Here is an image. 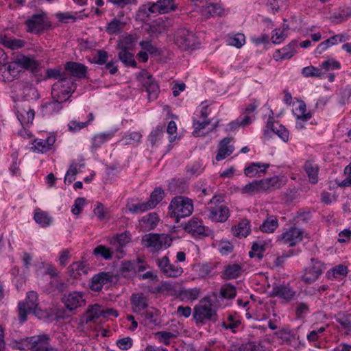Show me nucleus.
<instances>
[{
    "mask_svg": "<svg viewBox=\"0 0 351 351\" xmlns=\"http://www.w3.org/2000/svg\"><path fill=\"white\" fill-rule=\"evenodd\" d=\"M217 300V294L213 293V296L208 295L202 298L199 303L193 308V319L196 323L204 324L206 321L215 323L218 315L215 309L212 308L215 300Z\"/></svg>",
    "mask_w": 351,
    "mask_h": 351,
    "instance_id": "nucleus-1",
    "label": "nucleus"
},
{
    "mask_svg": "<svg viewBox=\"0 0 351 351\" xmlns=\"http://www.w3.org/2000/svg\"><path fill=\"white\" fill-rule=\"evenodd\" d=\"M193 211L192 199L184 196L173 197L169 206V213L171 217L176 218V222H178L180 218L189 217Z\"/></svg>",
    "mask_w": 351,
    "mask_h": 351,
    "instance_id": "nucleus-2",
    "label": "nucleus"
},
{
    "mask_svg": "<svg viewBox=\"0 0 351 351\" xmlns=\"http://www.w3.org/2000/svg\"><path fill=\"white\" fill-rule=\"evenodd\" d=\"M75 88L76 84L71 77L60 78L52 86V99H58L64 103L69 99Z\"/></svg>",
    "mask_w": 351,
    "mask_h": 351,
    "instance_id": "nucleus-3",
    "label": "nucleus"
},
{
    "mask_svg": "<svg viewBox=\"0 0 351 351\" xmlns=\"http://www.w3.org/2000/svg\"><path fill=\"white\" fill-rule=\"evenodd\" d=\"M172 243V239L168 234L148 233L142 237L141 243L147 248H150L153 252L168 248Z\"/></svg>",
    "mask_w": 351,
    "mask_h": 351,
    "instance_id": "nucleus-4",
    "label": "nucleus"
},
{
    "mask_svg": "<svg viewBox=\"0 0 351 351\" xmlns=\"http://www.w3.org/2000/svg\"><path fill=\"white\" fill-rule=\"evenodd\" d=\"M49 341L50 338L48 335L32 336L23 339L21 346L18 348L21 350L52 351Z\"/></svg>",
    "mask_w": 351,
    "mask_h": 351,
    "instance_id": "nucleus-5",
    "label": "nucleus"
},
{
    "mask_svg": "<svg viewBox=\"0 0 351 351\" xmlns=\"http://www.w3.org/2000/svg\"><path fill=\"white\" fill-rule=\"evenodd\" d=\"M27 32L34 34H40L51 27L50 22L47 21L46 14L40 11L29 16L25 22Z\"/></svg>",
    "mask_w": 351,
    "mask_h": 351,
    "instance_id": "nucleus-6",
    "label": "nucleus"
},
{
    "mask_svg": "<svg viewBox=\"0 0 351 351\" xmlns=\"http://www.w3.org/2000/svg\"><path fill=\"white\" fill-rule=\"evenodd\" d=\"M175 44L182 50L193 49L197 43L195 34L186 28L178 29L174 35Z\"/></svg>",
    "mask_w": 351,
    "mask_h": 351,
    "instance_id": "nucleus-7",
    "label": "nucleus"
},
{
    "mask_svg": "<svg viewBox=\"0 0 351 351\" xmlns=\"http://www.w3.org/2000/svg\"><path fill=\"white\" fill-rule=\"evenodd\" d=\"M184 231L196 239L209 237L212 231L204 225L202 219L193 217L183 227Z\"/></svg>",
    "mask_w": 351,
    "mask_h": 351,
    "instance_id": "nucleus-8",
    "label": "nucleus"
},
{
    "mask_svg": "<svg viewBox=\"0 0 351 351\" xmlns=\"http://www.w3.org/2000/svg\"><path fill=\"white\" fill-rule=\"evenodd\" d=\"M156 263L160 272L167 278H178L183 274V269L180 266L172 264L167 256L158 258Z\"/></svg>",
    "mask_w": 351,
    "mask_h": 351,
    "instance_id": "nucleus-9",
    "label": "nucleus"
},
{
    "mask_svg": "<svg viewBox=\"0 0 351 351\" xmlns=\"http://www.w3.org/2000/svg\"><path fill=\"white\" fill-rule=\"evenodd\" d=\"M311 265L304 269L302 276V280L307 284L316 281L325 269L324 264L317 259L311 258Z\"/></svg>",
    "mask_w": 351,
    "mask_h": 351,
    "instance_id": "nucleus-10",
    "label": "nucleus"
},
{
    "mask_svg": "<svg viewBox=\"0 0 351 351\" xmlns=\"http://www.w3.org/2000/svg\"><path fill=\"white\" fill-rule=\"evenodd\" d=\"M131 240V234L128 231L117 234L110 239V244L117 252V258H121L125 255L123 248L130 243Z\"/></svg>",
    "mask_w": 351,
    "mask_h": 351,
    "instance_id": "nucleus-11",
    "label": "nucleus"
},
{
    "mask_svg": "<svg viewBox=\"0 0 351 351\" xmlns=\"http://www.w3.org/2000/svg\"><path fill=\"white\" fill-rule=\"evenodd\" d=\"M266 130H264L263 136L267 140L273 137L274 135L278 136L284 142L289 141V132L287 129L278 123H275L270 119L268 120Z\"/></svg>",
    "mask_w": 351,
    "mask_h": 351,
    "instance_id": "nucleus-12",
    "label": "nucleus"
},
{
    "mask_svg": "<svg viewBox=\"0 0 351 351\" xmlns=\"http://www.w3.org/2000/svg\"><path fill=\"white\" fill-rule=\"evenodd\" d=\"M62 302L64 304L66 308L71 312H73L77 308L82 307L86 304V300L84 298L83 293L79 291H73L67 295H64L62 298Z\"/></svg>",
    "mask_w": 351,
    "mask_h": 351,
    "instance_id": "nucleus-13",
    "label": "nucleus"
},
{
    "mask_svg": "<svg viewBox=\"0 0 351 351\" xmlns=\"http://www.w3.org/2000/svg\"><path fill=\"white\" fill-rule=\"evenodd\" d=\"M209 219L215 222H225L230 216L228 208L225 205L209 206L205 208Z\"/></svg>",
    "mask_w": 351,
    "mask_h": 351,
    "instance_id": "nucleus-14",
    "label": "nucleus"
},
{
    "mask_svg": "<svg viewBox=\"0 0 351 351\" xmlns=\"http://www.w3.org/2000/svg\"><path fill=\"white\" fill-rule=\"evenodd\" d=\"M303 234L304 230L302 229L292 226L280 236L278 241L292 247L302 240Z\"/></svg>",
    "mask_w": 351,
    "mask_h": 351,
    "instance_id": "nucleus-15",
    "label": "nucleus"
},
{
    "mask_svg": "<svg viewBox=\"0 0 351 351\" xmlns=\"http://www.w3.org/2000/svg\"><path fill=\"white\" fill-rule=\"evenodd\" d=\"M296 292L289 285H274L271 291V297H278L284 302H290L295 296Z\"/></svg>",
    "mask_w": 351,
    "mask_h": 351,
    "instance_id": "nucleus-16",
    "label": "nucleus"
},
{
    "mask_svg": "<svg viewBox=\"0 0 351 351\" xmlns=\"http://www.w3.org/2000/svg\"><path fill=\"white\" fill-rule=\"evenodd\" d=\"M141 75L143 77V86L148 93L149 100H155L158 96L160 88L153 76L147 72H143Z\"/></svg>",
    "mask_w": 351,
    "mask_h": 351,
    "instance_id": "nucleus-17",
    "label": "nucleus"
},
{
    "mask_svg": "<svg viewBox=\"0 0 351 351\" xmlns=\"http://www.w3.org/2000/svg\"><path fill=\"white\" fill-rule=\"evenodd\" d=\"M112 276L108 272H100L93 276L90 289L93 291H99L103 286L112 282Z\"/></svg>",
    "mask_w": 351,
    "mask_h": 351,
    "instance_id": "nucleus-18",
    "label": "nucleus"
},
{
    "mask_svg": "<svg viewBox=\"0 0 351 351\" xmlns=\"http://www.w3.org/2000/svg\"><path fill=\"white\" fill-rule=\"evenodd\" d=\"M297 47V41L293 40L283 48L276 50L274 53V58L276 61L290 59L295 55Z\"/></svg>",
    "mask_w": 351,
    "mask_h": 351,
    "instance_id": "nucleus-19",
    "label": "nucleus"
},
{
    "mask_svg": "<svg viewBox=\"0 0 351 351\" xmlns=\"http://www.w3.org/2000/svg\"><path fill=\"white\" fill-rule=\"evenodd\" d=\"M158 13L155 2H148L141 5L136 14V19L141 21H145L150 16L151 14Z\"/></svg>",
    "mask_w": 351,
    "mask_h": 351,
    "instance_id": "nucleus-20",
    "label": "nucleus"
},
{
    "mask_svg": "<svg viewBox=\"0 0 351 351\" xmlns=\"http://www.w3.org/2000/svg\"><path fill=\"white\" fill-rule=\"evenodd\" d=\"M130 301L134 313H140L148 306V298L143 293H132Z\"/></svg>",
    "mask_w": 351,
    "mask_h": 351,
    "instance_id": "nucleus-21",
    "label": "nucleus"
},
{
    "mask_svg": "<svg viewBox=\"0 0 351 351\" xmlns=\"http://www.w3.org/2000/svg\"><path fill=\"white\" fill-rule=\"evenodd\" d=\"M65 69L72 76L78 78H85L87 74V66L83 64L76 62H68L65 64Z\"/></svg>",
    "mask_w": 351,
    "mask_h": 351,
    "instance_id": "nucleus-22",
    "label": "nucleus"
},
{
    "mask_svg": "<svg viewBox=\"0 0 351 351\" xmlns=\"http://www.w3.org/2000/svg\"><path fill=\"white\" fill-rule=\"evenodd\" d=\"M231 142L230 138H223L219 143L218 146V152L216 155L217 161H221L225 159L226 157L232 154L233 152L234 148L232 146L230 145V143Z\"/></svg>",
    "mask_w": 351,
    "mask_h": 351,
    "instance_id": "nucleus-23",
    "label": "nucleus"
},
{
    "mask_svg": "<svg viewBox=\"0 0 351 351\" xmlns=\"http://www.w3.org/2000/svg\"><path fill=\"white\" fill-rule=\"evenodd\" d=\"M269 167V164L261 162H252L244 169V174L250 178L265 173Z\"/></svg>",
    "mask_w": 351,
    "mask_h": 351,
    "instance_id": "nucleus-24",
    "label": "nucleus"
},
{
    "mask_svg": "<svg viewBox=\"0 0 351 351\" xmlns=\"http://www.w3.org/2000/svg\"><path fill=\"white\" fill-rule=\"evenodd\" d=\"M34 110L29 106L19 107L16 112V115L22 125L32 123L34 119Z\"/></svg>",
    "mask_w": 351,
    "mask_h": 351,
    "instance_id": "nucleus-25",
    "label": "nucleus"
},
{
    "mask_svg": "<svg viewBox=\"0 0 351 351\" xmlns=\"http://www.w3.org/2000/svg\"><path fill=\"white\" fill-rule=\"evenodd\" d=\"M0 44L11 50H16L24 47L26 42L22 39L1 35Z\"/></svg>",
    "mask_w": 351,
    "mask_h": 351,
    "instance_id": "nucleus-26",
    "label": "nucleus"
},
{
    "mask_svg": "<svg viewBox=\"0 0 351 351\" xmlns=\"http://www.w3.org/2000/svg\"><path fill=\"white\" fill-rule=\"evenodd\" d=\"M62 102L58 99H52L42 105L41 112L43 115L49 116L59 112L62 109Z\"/></svg>",
    "mask_w": 351,
    "mask_h": 351,
    "instance_id": "nucleus-27",
    "label": "nucleus"
},
{
    "mask_svg": "<svg viewBox=\"0 0 351 351\" xmlns=\"http://www.w3.org/2000/svg\"><path fill=\"white\" fill-rule=\"evenodd\" d=\"M56 138L53 136H49L45 139L36 138L34 141L33 145L35 149L41 153H45L51 149L54 144Z\"/></svg>",
    "mask_w": 351,
    "mask_h": 351,
    "instance_id": "nucleus-28",
    "label": "nucleus"
},
{
    "mask_svg": "<svg viewBox=\"0 0 351 351\" xmlns=\"http://www.w3.org/2000/svg\"><path fill=\"white\" fill-rule=\"evenodd\" d=\"M71 277L77 279L82 275H86L88 273L89 267L81 262L73 263L68 267Z\"/></svg>",
    "mask_w": 351,
    "mask_h": 351,
    "instance_id": "nucleus-29",
    "label": "nucleus"
},
{
    "mask_svg": "<svg viewBox=\"0 0 351 351\" xmlns=\"http://www.w3.org/2000/svg\"><path fill=\"white\" fill-rule=\"evenodd\" d=\"M159 221L158 216L156 213H150L147 215L142 217L140 221L141 226L145 231L154 230Z\"/></svg>",
    "mask_w": 351,
    "mask_h": 351,
    "instance_id": "nucleus-30",
    "label": "nucleus"
},
{
    "mask_svg": "<svg viewBox=\"0 0 351 351\" xmlns=\"http://www.w3.org/2000/svg\"><path fill=\"white\" fill-rule=\"evenodd\" d=\"M114 135V132L110 131L95 134L91 139L92 149L99 148L101 145L111 139Z\"/></svg>",
    "mask_w": 351,
    "mask_h": 351,
    "instance_id": "nucleus-31",
    "label": "nucleus"
},
{
    "mask_svg": "<svg viewBox=\"0 0 351 351\" xmlns=\"http://www.w3.org/2000/svg\"><path fill=\"white\" fill-rule=\"evenodd\" d=\"M304 169L308 177L309 182L312 184H316L318 182L319 167L311 160H308L304 163Z\"/></svg>",
    "mask_w": 351,
    "mask_h": 351,
    "instance_id": "nucleus-32",
    "label": "nucleus"
},
{
    "mask_svg": "<svg viewBox=\"0 0 351 351\" xmlns=\"http://www.w3.org/2000/svg\"><path fill=\"white\" fill-rule=\"evenodd\" d=\"M138 39V36L136 34L127 35L118 41L117 49H124L132 51Z\"/></svg>",
    "mask_w": 351,
    "mask_h": 351,
    "instance_id": "nucleus-33",
    "label": "nucleus"
},
{
    "mask_svg": "<svg viewBox=\"0 0 351 351\" xmlns=\"http://www.w3.org/2000/svg\"><path fill=\"white\" fill-rule=\"evenodd\" d=\"M118 52V58L119 60L125 66H132L136 67V62L134 60V53L132 51L124 49H117Z\"/></svg>",
    "mask_w": 351,
    "mask_h": 351,
    "instance_id": "nucleus-34",
    "label": "nucleus"
},
{
    "mask_svg": "<svg viewBox=\"0 0 351 351\" xmlns=\"http://www.w3.org/2000/svg\"><path fill=\"white\" fill-rule=\"evenodd\" d=\"M16 58L21 68L26 70H31L34 71L37 69L39 65V63L32 57L20 55Z\"/></svg>",
    "mask_w": 351,
    "mask_h": 351,
    "instance_id": "nucleus-35",
    "label": "nucleus"
},
{
    "mask_svg": "<svg viewBox=\"0 0 351 351\" xmlns=\"http://www.w3.org/2000/svg\"><path fill=\"white\" fill-rule=\"evenodd\" d=\"M103 309L101 308V306L95 304L88 307L86 313V317L84 322L86 324H88L91 322H95L96 319L102 317Z\"/></svg>",
    "mask_w": 351,
    "mask_h": 351,
    "instance_id": "nucleus-36",
    "label": "nucleus"
},
{
    "mask_svg": "<svg viewBox=\"0 0 351 351\" xmlns=\"http://www.w3.org/2000/svg\"><path fill=\"white\" fill-rule=\"evenodd\" d=\"M241 325V319L236 314H229L227 317V322H222L221 327L226 330H230L233 333H236Z\"/></svg>",
    "mask_w": 351,
    "mask_h": 351,
    "instance_id": "nucleus-37",
    "label": "nucleus"
},
{
    "mask_svg": "<svg viewBox=\"0 0 351 351\" xmlns=\"http://www.w3.org/2000/svg\"><path fill=\"white\" fill-rule=\"evenodd\" d=\"M232 230L234 236L246 237L251 231L249 220L246 219L241 220L238 225L233 227Z\"/></svg>",
    "mask_w": 351,
    "mask_h": 351,
    "instance_id": "nucleus-38",
    "label": "nucleus"
},
{
    "mask_svg": "<svg viewBox=\"0 0 351 351\" xmlns=\"http://www.w3.org/2000/svg\"><path fill=\"white\" fill-rule=\"evenodd\" d=\"M125 25V22L115 17L108 23L106 31L109 34H118L122 32Z\"/></svg>",
    "mask_w": 351,
    "mask_h": 351,
    "instance_id": "nucleus-39",
    "label": "nucleus"
},
{
    "mask_svg": "<svg viewBox=\"0 0 351 351\" xmlns=\"http://www.w3.org/2000/svg\"><path fill=\"white\" fill-rule=\"evenodd\" d=\"M278 227V221L276 217L270 216L260 226V230L263 232L271 233L274 232Z\"/></svg>",
    "mask_w": 351,
    "mask_h": 351,
    "instance_id": "nucleus-40",
    "label": "nucleus"
},
{
    "mask_svg": "<svg viewBox=\"0 0 351 351\" xmlns=\"http://www.w3.org/2000/svg\"><path fill=\"white\" fill-rule=\"evenodd\" d=\"M241 266L239 264L229 265L225 267L223 278L227 280L238 278L241 273Z\"/></svg>",
    "mask_w": 351,
    "mask_h": 351,
    "instance_id": "nucleus-41",
    "label": "nucleus"
},
{
    "mask_svg": "<svg viewBox=\"0 0 351 351\" xmlns=\"http://www.w3.org/2000/svg\"><path fill=\"white\" fill-rule=\"evenodd\" d=\"M348 274V267L343 265H339L335 267H333L330 270L328 271L326 276L328 279L332 280V278H339L346 276Z\"/></svg>",
    "mask_w": 351,
    "mask_h": 351,
    "instance_id": "nucleus-42",
    "label": "nucleus"
},
{
    "mask_svg": "<svg viewBox=\"0 0 351 351\" xmlns=\"http://www.w3.org/2000/svg\"><path fill=\"white\" fill-rule=\"evenodd\" d=\"M165 191L161 187H156L152 192L147 201L152 208H154L165 197Z\"/></svg>",
    "mask_w": 351,
    "mask_h": 351,
    "instance_id": "nucleus-43",
    "label": "nucleus"
},
{
    "mask_svg": "<svg viewBox=\"0 0 351 351\" xmlns=\"http://www.w3.org/2000/svg\"><path fill=\"white\" fill-rule=\"evenodd\" d=\"M156 3L159 14H165L176 10L173 0H158Z\"/></svg>",
    "mask_w": 351,
    "mask_h": 351,
    "instance_id": "nucleus-44",
    "label": "nucleus"
},
{
    "mask_svg": "<svg viewBox=\"0 0 351 351\" xmlns=\"http://www.w3.org/2000/svg\"><path fill=\"white\" fill-rule=\"evenodd\" d=\"M306 107L305 103L302 101H300L298 104V107L295 108L294 110V114L296 116L298 120L304 122L309 120L311 118L312 114L311 112L306 113Z\"/></svg>",
    "mask_w": 351,
    "mask_h": 351,
    "instance_id": "nucleus-45",
    "label": "nucleus"
},
{
    "mask_svg": "<svg viewBox=\"0 0 351 351\" xmlns=\"http://www.w3.org/2000/svg\"><path fill=\"white\" fill-rule=\"evenodd\" d=\"M114 250L112 247L110 248L106 245H99L93 250V254L96 256H99L105 260H110L112 258Z\"/></svg>",
    "mask_w": 351,
    "mask_h": 351,
    "instance_id": "nucleus-46",
    "label": "nucleus"
},
{
    "mask_svg": "<svg viewBox=\"0 0 351 351\" xmlns=\"http://www.w3.org/2000/svg\"><path fill=\"white\" fill-rule=\"evenodd\" d=\"M127 207L128 210L132 214H141L149 210L153 209L148 202L128 204Z\"/></svg>",
    "mask_w": 351,
    "mask_h": 351,
    "instance_id": "nucleus-47",
    "label": "nucleus"
},
{
    "mask_svg": "<svg viewBox=\"0 0 351 351\" xmlns=\"http://www.w3.org/2000/svg\"><path fill=\"white\" fill-rule=\"evenodd\" d=\"M20 68L21 66L17 62L16 58L14 61L8 64V66L5 68L4 71V73H7L10 75V78L8 77H7L8 81H12L15 77H16L19 75L21 71Z\"/></svg>",
    "mask_w": 351,
    "mask_h": 351,
    "instance_id": "nucleus-48",
    "label": "nucleus"
},
{
    "mask_svg": "<svg viewBox=\"0 0 351 351\" xmlns=\"http://www.w3.org/2000/svg\"><path fill=\"white\" fill-rule=\"evenodd\" d=\"M142 135L138 132H128L122 136L121 141L125 145H132L138 143L141 141Z\"/></svg>",
    "mask_w": 351,
    "mask_h": 351,
    "instance_id": "nucleus-49",
    "label": "nucleus"
},
{
    "mask_svg": "<svg viewBox=\"0 0 351 351\" xmlns=\"http://www.w3.org/2000/svg\"><path fill=\"white\" fill-rule=\"evenodd\" d=\"M302 74L305 77H319L321 78L324 73L322 71V69L313 66H309L304 67L302 70Z\"/></svg>",
    "mask_w": 351,
    "mask_h": 351,
    "instance_id": "nucleus-50",
    "label": "nucleus"
},
{
    "mask_svg": "<svg viewBox=\"0 0 351 351\" xmlns=\"http://www.w3.org/2000/svg\"><path fill=\"white\" fill-rule=\"evenodd\" d=\"M19 319L21 322L27 320V315L32 311V307L27 305L25 302H20L18 304Z\"/></svg>",
    "mask_w": 351,
    "mask_h": 351,
    "instance_id": "nucleus-51",
    "label": "nucleus"
},
{
    "mask_svg": "<svg viewBox=\"0 0 351 351\" xmlns=\"http://www.w3.org/2000/svg\"><path fill=\"white\" fill-rule=\"evenodd\" d=\"M173 289L172 283L169 282H162L160 285L154 288L149 289L151 293L158 294L167 293Z\"/></svg>",
    "mask_w": 351,
    "mask_h": 351,
    "instance_id": "nucleus-52",
    "label": "nucleus"
},
{
    "mask_svg": "<svg viewBox=\"0 0 351 351\" xmlns=\"http://www.w3.org/2000/svg\"><path fill=\"white\" fill-rule=\"evenodd\" d=\"M34 218L36 222L40 224L43 227L49 226L51 221V218L47 213L43 211L36 212Z\"/></svg>",
    "mask_w": 351,
    "mask_h": 351,
    "instance_id": "nucleus-53",
    "label": "nucleus"
},
{
    "mask_svg": "<svg viewBox=\"0 0 351 351\" xmlns=\"http://www.w3.org/2000/svg\"><path fill=\"white\" fill-rule=\"evenodd\" d=\"M237 295L236 289L230 284H226L221 288L220 295L223 298L233 299Z\"/></svg>",
    "mask_w": 351,
    "mask_h": 351,
    "instance_id": "nucleus-54",
    "label": "nucleus"
},
{
    "mask_svg": "<svg viewBox=\"0 0 351 351\" xmlns=\"http://www.w3.org/2000/svg\"><path fill=\"white\" fill-rule=\"evenodd\" d=\"M245 42V37L243 34H237L230 36L228 38V45L236 47L237 48L241 47Z\"/></svg>",
    "mask_w": 351,
    "mask_h": 351,
    "instance_id": "nucleus-55",
    "label": "nucleus"
},
{
    "mask_svg": "<svg viewBox=\"0 0 351 351\" xmlns=\"http://www.w3.org/2000/svg\"><path fill=\"white\" fill-rule=\"evenodd\" d=\"M289 29L288 27H283L282 29H275L273 32L272 40L275 44L282 43L287 38V35L285 32Z\"/></svg>",
    "mask_w": 351,
    "mask_h": 351,
    "instance_id": "nucleus-56",
    "label": "nucleus"
},
{
    "mask_svg": "<svg viewBox=\"0 0 351 351\" xmlns=\"http://www.w3.org/2000/svg\"><path fill=\"white\" fill-rule=\"evenodd\" d=\"M264 251V245H259L257 243H254L252 246V250L249 252V256L251 258L257 257L258 260H261L263 257V253Z\"/></svg>",
    "mask_w": 351,
    "mask_h": 351,
    "instance_id": "nucleus-57",
    "label": "nucleus"
},
{
    "mask_svg": "<svg viewBox=\"0 0 351 351\" xmlns=\"http://www.w3.org/2000/svg\"><path fill=\"white\" fill-rule=\"evenodd\" d=\"M309 312V306L305 302L298 303L295 311V316L298 319L304 318V315Z\"/></svg>",
    "mask_w": 351,
    "mask_h": 351,
    "instance_id": "nucleus-58",
    "label": "nucleus"
},
{
    "mask_svg": "<svg viewBox=\"0 0 351 351\" xmlns=\"http://www.w3.org/2000/svg\"><path fill=\"white\" fill-rule=\"evenodd\" d=\"M200 290L198 288L189 289L182 291V295L190 300H195L199 295Z\"/></svg>",
    "mask_w": 351,
    "mask_h": 351,
    "instance_id": "nucleus-59",
    "label": "nucleus"
},
{
    "mask_svg": "<svg viewBox=\"0 0 351 351\" xmlns=\"http://www.w3.org/2000/svg\"><path fill=\"white\" fill-rule=\"evenodd\" d=\"M86 199L84 197H77L72 206L71 212L75 215H78L82 212L83 206L85 205Z\"/></svg>",
    "mask_w": 351,
    "mask_h": 351,
    "instance_id": "nucleus-60",
    "label": "nucleus"
},
{
    "mask_svg": "<svg viewBox=\"0 0 351 351\" xmlns=\"http://www.w3.org/2000/svg\"><path fill=\"white\" fill-rule=\"evenodd\" d=\"M278 337L287 343H291L294 339V335L289 329H282L277 333Z\"/></svg>",
    "mask_w": 351,
    "mask_h": 351,
    "instance_id": "nucleus-61",
    "label": "nucleus"
},
{
    "mask_svg": "<svg viewBox=\"0 0 351 351\" xmlns=\"http://www.w3.org/2000/svg\"><path fill=\"white\" fill-rule=\"evenodd\" d=\"M243 192L251 195L259 193L257 181L255 180L245 185Z\"/></svg>",
    "mask_w": 351,
    "mask_h": 351,
    "instance_id": "nucleus-62",
    "label": "nucleus"
},
{
    "mask_svg": "<svg viewBox=\"0 0 351 351\" xmlns=\"http://www.w3.org/2000/svg\"><path fill=\"white\" fill-rule=\"evenodd\" d=\"M266 180L268 183L269 191L280 189L281 187V180L278 176L267 178Z\"/></svg>",
    "mask_w": 351,
    "mask_h": 351,
    "instance_id": "nucleus-63",
    "label": "nucleus"
},
{
    "mask_svg": "<svg viewBox=\"0 0 351 351\" xmlns=\"http://www.w3.org/2000/svg\"><path fill=\"white\" fill-rule=\"evenodd\" d=\"M259 347L254 341H248L245 343H242L239 348V351H258Z\"/></svg>",
    "mask_w": 351,
    "mask_h": 351,
    "instance_id": "nucleus-64",
    "label": "nucleus"
}]
</instances>
